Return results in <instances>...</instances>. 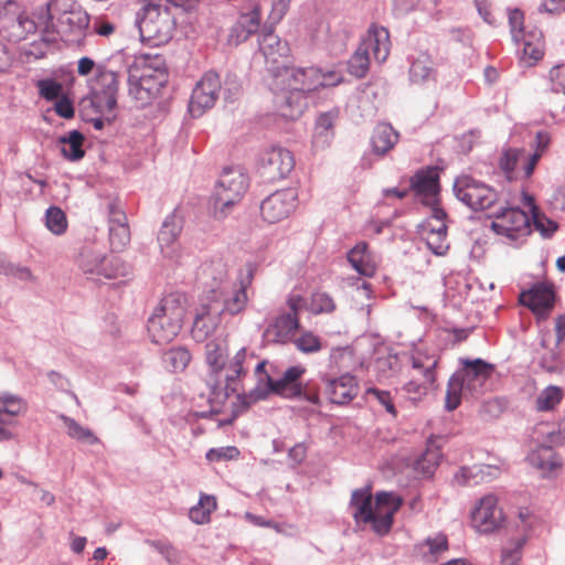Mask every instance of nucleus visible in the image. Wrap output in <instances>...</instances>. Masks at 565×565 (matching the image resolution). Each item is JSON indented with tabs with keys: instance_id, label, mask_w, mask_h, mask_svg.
<instances>
[{
	"instance_id": "obj_58",
	"label": "nucleus",
	"mask_w": 565,
	"mask_h": 565,
	"mask_svg": "<svg viewBox=\"0 0 565 565\" xmlns=\"http://www.w3.org/2000/svg\"><path fill=\"white\" fill-rule=\"evenodd\" d=\"M109 242L113 250H122L130 242L129 226H109Z\"/></svg>"
},
{
	"instance_id": "obj_47",
	"label": "nucleus",
	"mask_w": 565,
	"mask_h": 565,
	"mask_svg": "<svg viewBox=\"0 0 565 565\" xmlns=\"http://www.w3.org/2000/svg\"><path fill=\"white\" fill-rule=\"evenodd\" d=\"M370 66V53L361 44L348 61V71L351 75L362 78L366 75Z\"/></svg>"
},
{
	"instance_id": "obj_30",
	"label": "nucleus",
	"mask_w": 565,
	"mask_h": 565,
	"mask_svg": "<svg viewBox=\"0 0 565 565\" xmlns=\"http://www.w3.org/2000/svg\"><path fill=\"white\" fill-rule=\"evenodd\" d=\"M253 279V267L250 264L247 265L246 274L241 276L239 286L235 288L231 296L224 299L221 306V315L228 313L231 316L238 315L242 312L247 305L246 289L250 285Z\"/></svg>"
},
{
	"instance_id": "obj_42",
	"label": "nucleus",
	"mask_w": 565,
	"mask_h": 565,
	"mask_svg": "<svg viewBox=\"0 0 565 565\" xmlns=\"http://www.w3.org/2000/svg\"><path fill=\"white\" fill-rule=\"evenodd\" d=\"M61 419L63 420L67 429V435L71 438L88 445L99 443L98 437L95 436V434L89 428L79 425L75 419L66 415H61Z\"/></svg>"
},
{
	"instance_id": "obj_6",
	"label": "nucleus",
	"mask_w": 565,
	"mask_h": 565,
	"mask_svg": "<svg viewBox=\"0 0 565 565\" xmlns=\"http://www.w3.org/2000/svg\"><path fill=\"white\" fill-rule=\"evenodd\" d=\"M77 265L84 275L96 280L126 277L129 274V266L118 256H107L90 246L82 248Z\"/></svg>"
},
{
	"instance_id": "obj_49",
	"label": "nucleus",
	"mask_w": 565,
	"mask_h": 565,
	"mask_svg": "<svg viewBox=\"0 0 565 565\" xmlns=\"http://www.w3.org/2000/svg\"><path fill=\"white\" fill-rule=\"evenodd\" d=\"M274 328L276 335L284 341L290 338L300 328L299 318L296 317L295 313H281L276 318Z\"/></svg>"
},
{
	"instance_id": "obj_29",
	"label": "nucleus",
	"mask_w": 565,
	"mask_h": 565,
	"mask_svg": "<svg viewBox=\"0 0 565 565\" xmlns=\"http://www.w3.org/2000/svg\"><path fill=\"white\" fill-rule=\"evenodd\" d=\"M361 45L365 46L369 53L372 52L376 62H385L391 49L388 30L383 26H371Z\"/></svg>"
},
{
	"instance_id": "obj_23",
	"label": "nucleus",
	"mask_w": 565,
	"mask_h": 565,
	"mask_svg": "<svg viewBox=\"0 0 565 565\" xmlns=\"http://www.w3.org/2000/svg\"><path fill=\"white\" fill-rule=\"evenodd\" d=\"M359 392L355 376L347 373L337 379H329L326 383L324 393L331 403L345 405L350 403Z\"/></svg>"
},
{
	"instance_id": "obj_5",
	"label": "nucleus",
	"mask_w": 565,
	"mask_h": 565,
	"mask_svg": "<svg viewBox=\"0 0 565 565\" xmlns=\"http://www.w3.org/2000/svg\"><path fill=\"white\" fill-rule=\"evenodd\" d=\"M248 188V179L241 168L227 167L223 170L211 196L214 216L223 218L241 201Z\"/></svg>"
},
{
	"instance_id": "obj_46",
	"label": "nucleus",
	"mask_w": 565,
	"mask_h": 565,
	"mask_svg": "<svg viewBox=\"0 0 565 565\" xmlns=\"http://www.w3.org/2000/svg\"><path fill=\"white\" fill-rule=\"evenodd\" d=\"M541 32H530L521 36L520 41H523V57H529L533 62H537L544 55L543 43Z\"/></svg>"
},
{
	"instance_id": "obj_38",
	"label": "nucleus",
	"mask_w": 565,
	"mask_h": 565,
	"mask_svg": "<svg viewBox=\"0 0 565 565\" xmlns=\"http://www.w3.org/2000/svg\"><path fill=\"white\" fill-rule=\"evenodd\" d=\"M83 141L84 136L78 130H72L67 135L61 136L58 142L62 145V154L71 161L82 159L85 154Z\"/></svg>"
},
{
	"instance_id": "obj_31",
	"label": "nucleus",
	"mask_w": 565,
	"mask_h": 565,
	"mask_svg": "<svg viewBox=\"0 0 565 565\" xmlns=\"http://www.w3.org/2000/svg\"><path fill=\"white\" fill-rule=\"evenodd\" d=\"M412 365L413 369L417 370L423 376V382L419 383L416 380H412L405 384L404 388L407 393L425 394L428 387L435 382L437 361L429 358L424 360L422 356H414Z\"/></svg>"
},
{
	"instance_id": "obj_54",
	"label": "nucleus",
	"mask_w": 565,
	"mask_h": 565,
	"mask_svg": "<svg viewBox=\"0 0 565 565\" xmlns=\"http://www.w3.org/2000/svg\"><path fill=\"white\" fill-rule=\"evenodd\" d=\"M526 543V537L522 536L512 541L509 546L502 550L501 565H518L521 556L523 546Z\"/></svg>"
},
{
	"instance_id": "obj_11",
	"label": "nucleus",
	"mask_w": 565,
	"mask_h": 565,
	"mask_svg": "<svg viewBox=\"0 0 565 565\" xmlns=\"http://www.w3.org/2000/svg\"><path fill=\"white\" fill-rule=\"evenodd\" d=\"M294 167L291 151L282 147H271L262 153L258 171L265 181L275 182L286 178Z\"/></svg>"
},
{
	"instance_id": "obj_57",
	"label": "nucleus",
	"mask_w": 565,
	"mask_h": 565,
	"mask_svg": "<svg viewBox=\"0 0 565 565\" xmlns=\"http://www.w3.org/2000/svg\"><path fill=\"white\" fill-rule=\"evenodd\" d=\"M423 546L428 548V555H425L428 562H436L437 556L448 548V541L446 535L438 534L434 537H427Z\"/></svg>"
},
{
	"instance_id": "obj_63",
	"label": "nucleus",
	"mask_w": 565,
	"mask_h": 565,
	"mask_svg": "<svg viewBox=\"0 0 565 565\" xmlns=\"http://www.w3.org/2000/svg\"><path fill=\"white\" fill-rule=\"evenodd\" d=\"M533 225L536 231H539L544 238H550L554 232L557 230L556 222L541 216L539 212L533 210Z\"/></svg>"
},
{
	"instance_id": "obj_50",
	"label": "nucleus",
	"mask_w": 565,
	"mask_h": 565,
	"mask_svg": "<svg viewBox=\"0 0 565 565\" xmlns=\"http://www.w3.org/2000/svg\"><path fill=\"white\" fill-rule=\"evenodd\" d=\"M45 225L53 234H63L67 228L65 213L57 206H50L45 212Z\"/></svg>"
},
{
	"instance_id": "obj_40",
	"label": "nucleus",
	"mask_w": 565,
	"mask_h": 565,
	"mask_svg": "<svg viewBox=\"0 0 565 565\" xmlns=\"http://www.w3.org/2000/svg\"><path fill=\"white\" fill-rule=\"evenodd\" d=\"M216 509V499L213 495L202 494L199 503L189 511V518L196 524L210 522L212 511Z\"/></svg>"
},
{
	"instance_id": "obj_18",
	"label": "nucleus",
	"mask_w": 565,
	"mask_h": 565,
	"mask_svg": "<svg viewBox=\"0 0 565 565\" xmlns=\"http://www.w3.org/2000/svg\"><path fill=\"white\" fill-rule=\"evenodd\" d=\"M38 30L42 33L40 14L38 15V22L24 14L0 17V35L9 42H21Z\"/></svg>"
},
{
	"instance_id": "obj_12",
	"label": "nucleus",
	"mask_w": 565,
	"mask_h": 565,
	"mask_svg": "<svg viewBox=\"0 0 565 565\" xmlns=\"http://www.w3.org/2000/svg\"><path fill=\"white\" fill-rule=\"evenodd\" d=\"M222 88L220 76L215 72H206L192 90L189 102V111L196 118L213 107Z\"/></svg>"
},
{
	"instance_id": "obj_21",
	"label": "nucleus",
	"mask_w": 565,
	"mask_h": 565,
	"mask_svg": "<svg viewBox=\"0 0 565 565\" xmlns=\"http://www.w3.org/2000/svg\"><path fill=\"white\" fill-rule=\"evenodd\" d=\"M228 358V345L225 339L216 338L205 345V360L210 367L211 394L220 388V376L223 375L225 361Z\"/></svg>"
},
{
	"instance_id": "obj_4",
	"label": "nucleus",
	"mask_w": 565,
	"mask_h": 565,
	"mask_svg": "<svg viewBox=\"0 0 565 565\" xmlns=\"http://www.w3.org/2000/svg\"><path fill=\"white\" fill-rule=\"evenodd\" d=\"M136 23L142 42L152 46L168 43L177 29L174 14L167 4L147 2Z\"/></svg>"
},
{
	"instance_id": "obj_7",
	"label": "nucleus",
	"mask_w": 565,
	"mask_h": 565,
	"mask_svg": "<svg viewBox=\"0 0 565 565\" xmlns=\"http://www.w3.org/2000/svg\"><path fill=\"white\" fill-rule=\"evenodd\" d=\"M305 373L302 366L296 365L288 367L281 379L273 380L269 374H266V386L262 387L257 385L255 388L249 391V402H242L243 407L252 406L258 401L266 399L269 394H277L286 398H297L302 395V388L298 383V380ZM245 401L246 397H241Z\"/></svg>"
},
{
	"instance_id": "obj_15",
	"label": "nucleus",
	"mask_w": 565,
	"mask_h": 565,
	"mask_svg": "<svg viewBox=\"0 0 565 565\" xmlns=\"http://www.w3.org/2000/svg\"><path fill=\"white\" fill-rule=\"evenodd\" d=\"M297 193L294 189L276 191L263 200L260 213L268 223H277L288 217L296 207Z\"/></svg>"
},
{
	"instance_id": "obj_64",
	"label": "nucleus",
	"mask_w": 565,
	"mask_h": 565,
	"mask_svg": "<svg viewBox=\"0 0 565 565\" xmlns=\"http://www.w3.org/2000/svg\"><path fill=\"white\" fill-rule=\"evenodd\" d=\"M523 12L519 9H513L509 11V24L511 29L512 39L515 42L521 40V36L525 35L523 29Z\"/></svg>"
},
{
	"instance_id": "obj_19",
	"label": "nucleus",
	"mask_w": 565,
	"mask_h": 565,
	"mask_svg": "<svg viewBox=\"0 0 565 565\" xmlns=\"http://www.w3.org/2000/svg\"><path fill=\"white\" fill-rule=\"evenodd\" d=\"M168 82H159L151 75L130 73L128 75V92L131 98L138 103V107H145L158 97L160 90Z\"/></svg>"
},
{
	"instance_id": "obj_51",
	"label": "nucleus",
	"mask_w": 565,
	"mask_h": 565,
	"mask_svg": "<svg viewBox=\"0 0 565 565\" xmlns=\"http://www.w3.org/2000/svg\"><path fill=\"white\" fill-rule=\"evenodd\" d=\"M402 504V498L394 492L381 491L375 494V510L394 515Z\"/></svg>"
},
{
	"instance_id": "obj_24",
	"label": "nucleus",
	"mask_w": 565,
	"mask_h": 565,
	"mask_svg": "<svg viewBox=\"0 0 565 565\" xmlns=\"http://www.w3.org/2000/svg\"><path fill=\"white\" fill-rule=\"evenodd\" d=\"M221 306L218 301L202 305V311L198 312L191 329L192 338L196 342H203L212 333L218 323Z\"/></svg>"
},
{
	"instance_id": "obj_14",
	"label": "nucleus",
	"mask_w": 565,
	"mask_h": 565,
	"mask_svg": "<svg viewBox=\"0 0 565 565\" xmlns=\"http://www.w3.org/2000/svg\"><path fill=\"white\" fill-rule=\"evenodd\" d=\"M248 369L247 350L245 348H241L230 361H225V367L223 370L224 386H222V381L220 380V388L216 390L215 394H212L213 397L217 398L223 391V399H226L231 394H242L241 382L247 375Z\"/></svg>"
},
{
	"instance_id": "obj_37",
	"label": "nucleus",
	"mask_w": 565,
	"mask_h": 565,
	"mask_svg": "<svg viewBox=\"0 0 565 565\" xmlns=\"http://www.w3.org/2000/svg\"><path fill=\"white\" fill-rule=\"evenodd\" d=\"M408 74L413 84L422 85L435 81L436 72L433 60L427 54H419L412 61Z\"/></svg>"
},
{
	"instance_id": "obj_34",
	"label": "nucleus",
	"mask_w": 565,
	"mask_h": 565,
	"mask_svg": "<svg viewBox=\"0 0 565 565\" xmlns=\"http://www.w3.org/2000/svg\"><path fill=\"white\" fill-rule=\"evenodd\" d=\"M347 259L362 276L372 277L376 271V264L365 242H359L348 252Z\"/></svg>"
},
{
	"instance_id": "obj_3",
	"label": "nucleus",
	"mask_w": 565,
	"mask_h": 565,
	"mask_svg": "<svg viewBox=\"0 0 565 565\" xmlns=\"http://www.w3.org/2000/svg\"><path fill=\"white\" fill-rule=\"evenodd\" d=\"M461 363L463 367L454 373L447 384L445 407L449 412L460 405L462 394H480L494 370L492 364L479 358L461 360Z\"/></svg>"
},
{
	"instance_id": "obj_56",
	"label": "nucleus",
	"mask_w": 565,
	"mask_h": 565,
	"mask_svg": "<svg viewBox=\"0 0 565 565\" xmlns=\"http://www.w3.org/2000/svg\"><path fill=\"white\" fill-rule=\"evenodd\" d=\"M394 515L391 513H385L379 510L373 512V520L367 522L370 524L373 532L380 536L386 535L393 525Z\"/></svg>"
},
{
	"instance_id": "obj_1",
	"label": "nucleus",
	"mask_w": 565,
	"mask_h": 565,
	"mask_svg": "<svg viewBox=\"0 0 565 565\" xmlns=\"http://www.w3.org/2000/svg\"><path fill=\"white\" fill-rule=\"evenodd\" d=\"M89 23L88 13L73 0H49L40 10L42 40L45 43L62 40L81 46L84 44Z\"/></svg>"
},
{
	"instance_id": "obj_55",
	"label": "nucleus",
	"mask_w": 565,
	"mask_h": 565,
	"mask_svg": "<svg viewBox=\"0 0 565 565\" xmlns=\"http://www.w3.org/2000/svg\"><path fill=\"white\" fill-rule=\"evenodd\" d=\"M310 310L315 315L330 313L335 310V303L330 295L318 291L311 296Z\"/></svg>"
},
{
	"instance_id": "obj_27",
	"label": "nucleus",
	"mask_w": 565,
	"mask_h": 565,
	"mask_svg": "<svg viewBox=\"0 0 565 565\" xmlns=\"http://www.w3.org/2000/svg\"><path fill=\"white\" fill-rule=\"evenodd\" d=\"M349 505L356 525L372 521L375 507H373L371 484L354 489L351 493Z\"/></svg>"
},
{
	"instance_id": "obj_33",
	"label": "nucleus",
	"mask_w": 565,
	"mask_h": 565,
	"mask_svg": "<svg viewBox=\"0 0 565 565\" xmlns=\"http://www.w3.org/2000/svg\"><path fill=\"white\" fill-rule=\"evenodd\" d=\"M500 469L491 465H473L472 467H462L455 475V480L462 486H473L481 482H490L498 478Z\"/></svg>"
},
{
	"instance_id": "obj_43",
	"label": "nucleus",
	"mask_w": 565,
	"mask_h": 565,
	"mask_svg": "<svg viewBox=\"0 0 565 565\" xmlns=\"http://www.w3.org/2000/svg\"><path fill=\"white\" fill-rule=\"evenodd\" d=\"M164 365L172 372L183 371L191 361V354L188 349L178 347L164 352L162 356Z\"/></svg>"
},
{
	"instance_id": "obj_20",
	"label": "nucleus",
	"mask_w": 565,
	"mask_h": 565,
	"mask_svg": "<svg viewBox=\"0 0 565 565\" xmlns=\"http://www.w3.org/2000/svg\"><path fill=\"white\" fill-rule=\"evenodd\" d=\"M472 522L479 532L491 533L502 521V511L497 507V498L492 494L483 497L472 511Z\"/></svg>"
},
{
	"instance_id": "obj_44",
	"label": "nucleus",
	"mask_w": 565,
	"mask_h": 565,
	"mask_svg": "<svg viewBox=\"0 0 565 565\" xmlns=\"http://www.w3.org/2000/svg\"><path fill=\"white\" fill-rule=\"evenodd\" d=\"M26 408L25 402L11 393L0 394V423L8 424L3 415L18 416Z\"/></svg>"
},
{
	"instance_id": "obj_32",
	"label": "nucleus",
	"mask_w": 565,
	"mask_h": 565,
	"mask_svg": "<svg viewBox=\"0 0 565 565\" xmlns=\"http://www.w3.org/2000/svg\"><path fill=\"white\" fill-rule=\"evenodd\" d=\"M128 73L137 75H151L159 82H168V71L164 57L159 54H142L136 58Z\"/></svg>"
},
{
	"instance_id": "obj_17",
	"label": "nucleus",
	"mask_w": 565,
	"mask_h": 565,
	"mask_svg": "<svg viewBox=\"0 0 565 565\" xmlns=\"http://www.w3.org/2000/svg\"><path fill=\"white\" fill-rule=\"evenodd\" d=\"M182 228L183 220L175 211L164 218L158 233V243L163 257L174 259L179 256V236Z\"/></svg>"
},
{
	"instance_id": "obj_16",
	"label": "nucleus",
	"mask_w": 565,
	"mask_h": 565,
	"mask_svg": "<svg viewBox=\"0 0 565 565\" xmlns=\"http://www.w3.org/2000/svg\"><path fill=\"white\" fill-rule=\"evenodd\" d=\"M278 71L277 76L282 77L287 82V86L303 93L308 96L309 93L319 88V68L309 67H295L284 66L281 70L279 66L276 67Z\"/></svg>"
},
{
	"instance_id": "obj_41",
	"label": "nucleus",
	"mask_w": 565,
	"mask_h": 565,
	"mask_svg": "<svg viewBox=\"0 0 565 565\" xmlns=\"http://www.w3.org/2000/svg\"><path fill=\"white\" fill-rule=\"evenodd\" d=\"M447 225L441 223L436 226H431L429 234L426 238L427 247L437 256H444L448 249L449 244L447 243Z\"/></svg>"
},
{
	"instance_id": "obj_22",
	"label": "nucleus",
	"mask_w": 565,
	"mask_h": 565,
	"mask_svg": "<svg viewBox=\"0 0 565 565\" xmlns=\"http://www.w3.org/2000/svg\"><path fill=\"white\" fill-rule=\"evenodd\" d=\"M277 113L289 120L298 119L308 106V96L287 86L275 95Z\"/></svg>"
},
{
	"instance_id": "obj_39",
	"label": "nucleus",
	"mask_w": 565,
	"mask_h": 565,
	"mask_svg": "<svg viewBox=\"0 0 565 565\" xmlns=\"http://www.w3.org/2000/svg\"><path fill=\"white\" fill-rule=\"evenodd\" d=\"M532 466L540 470L552 472L561 466V462L552 447L542 446L529 456Z\"/></svg>"
},
{
	"instance_id": "obj_2",
	"label": "nucleus",
	"mask_w": 565,
	"mask_h": 565,
	"mask_svg": "<svg viewBox=\"0 0 565 565\" xmlns=\"http://www.w3.org/2000/svg\"><path fill=\"white\" fill-rule=\"evenodd\" d=\"M188 309L185 295L171 292L164 296L147 321V330L156 344L171 342L181 331Z\"/></svg>"
},
{
	"instance_id": "obj_62",
	"label": "nucleus",
	"mask_w": 565,
	"mask_h": 565,
	"mask_svg": "<svg viewBox=\"0 0 565 565\" xmlns=\"http://www.w3.org/2000/svg\"><path fill=\"white\" fill-rule=\"evenodd\" d=\"M551 90L565 95V64H558L550 71Z\"/></svg>"
},
{
	"instance_id": "obj_9",
	"label": "nucleus",
	"mask_w": 565,
	"mask_h": 565,
	"mask_svg": "<svg viewBox=\"0 0 565 565\" xmlns=\"http://www.w3.org/2000/svg\"><path fill=\"white\" fill-rule=\"evenodd\" d=\"M117 73L99 64L92 84L90 96L83 98L84 105H89L92 108L96 107L99 111H114L117 107Z\"/></svg>"
},
{
	"instance_id": "obj_48",
	"label": "nucleus",
	"mask_w": 565,
	"mask_h": 565,
	"mask_svg": "<svg viewBox=\"0 0 565 565\" xmlns=\"http://www.w3.org/2000/svg\"><path fill=\"white\" fill-rule=\"evenodd\" d=\"M440 459L438 448L428 447L415 461V470L425 477H431Z\"/></svg>"
},
{
	"instance_id": "obj_60",
	"label": "nucleus",
	"mask_w": 565,
	"mask_h": 565,
	"mask_svg": "<svg viewBox=\"0 0 565 565\" xmlns=\"http://www.w3.org/2000/svg\"><path fill=\"white\" fill-rule=\"evenodd\" d=\"M38 88L40 95L46 100H55L58 99L63 92V86L61 83L54 79H41L38 82Z\"/></svg>"
},
{
	"instance_id": "obj_25",
	"label": "nucleus",
	"mask_w": 565,
	"mask_h": 565,
	"mask_svg": "<svg viewBox=\"0 0 565 565\" xmlns=\"http://www.w3.org/2000/svg\"><path fill=\"white\" fill-rule=\"evenodd\" d=\"M411 190L423 198L425 203L436 200L439 192V174L436 168L428 167L417 171L411 178Z\"/></svg>"
},
{
	"instance_id": "obj_35",
	"label": "nucleus",
	"mask_w": 565,
	"mask_h": 565,
	"mask_svg": "<svg viewBox=\"0 0 565 565\" xmlns=\"http://www.w3.org/2000/svg\"><path fill=\"white\" fill-rule=\"evenodd\" d=\"M398 136V132L394 130L390 124H379L371 137L373 152L379 156H384L394 148Z\"/></svg>"
},
{
	"instance_id": "obj_53",
	"label": "nucleus",
	"mask_w": 565,
	"mask_h": 565,
	"mask_svg": "<svg viewBox=\"0 0 565 565\" xmlns=\"http://www.w3.org/2000/svg\"><path fill=\"white\" fill-rule=\"evenodd\" d=\"M521 158H525V150L520 148H510L501 156L499 166L509 179H512V173Z\"/></svg>"
},
{
	"instance_id": "obj_52",
	"label": "nucleus",
	"mask_w": 565,
	"mask_h": 565,
	"mask_svg": "<svg viewBox=\"0 0 565 565\" xmlns=\"http://www.w3.org/2000/svg\"><path fill=\"white\" fill-rule=\"evenodd\" d=\"M539 365L547 373L559 374L564 370L565 360L555 347L540 358Z\"/></svg>"
},
{
	"instance_id": "obj_61",
	"label": "nucleus",
	"mask_w": 565,
	"mask_h": 565,
	"mask_svg": "<svg viewBox=\"0 0 565 565\" xmlns=\"http://www.w3.org/2000/svg\"><path fill=\"white\" fill-rule=\"evenodd\" d=\"M296 348L303 353H315L321 349V342L318 337L311 332H305L295 340Z\"/></svg>"
},
{
	"instance_id": "obj_26",
	"label": "nucleus",
	"mask_w": 565,
	"mask_h": 565,
	"mask_svg": "<svg viewBox=\"0 0 565 565\" xmlns=\"http://www.w3.org/2000/svg\"><path fill=\"white\" fill-rule=\"evenodd\" d=\"M555 294L552 286L540 282L522 292L521 302L535 313L550 311L554 306Z\"/></svg>"
},
{
	"instance_id": "obj_28",
	"label": "nucleus",
	"mask_w": 565,
	"mask_h": 565,
	"mask_svg": "<svg viewBox=\"0 0 565 565\" xmlns=\"http://www.w3.org/2000/svg\"><path fill=\"white\" fill-rule=\"evenodd\" d=\"M258 45L266 62L273 66L278 64L279 58L287 57L289 53L288 43L282 41L270 29H264L258 35Z\"/></svg>"
},
{
	"instance_id": "obj_59",
	"label": "nucleus",
	"mask_w": 565,
	"mask_h": 565,
	"mask_svg": "<svg viewBox=\"0 0 565 565\" xmlns=\"http://www.w3.org/2000/svg\"><path fill=\"white\" fill-rule=\"evenodd\" d=\"M366 395L373 397L379 403V405L383 406L385 411L394 418L397 416V409L388 391L370 387L366 390Z\"/></svg>"
},
{
	"instance_id": "obj_10",
	"label": "nucleus",
	"mask_w": 565,
	"mask_h": 565,
	"mask_svg": "<svg viewBox=\"0 0 565 565\" xmlns=\"http://www.w3.org/2000/svg\"><path fill=\"white\" fill-rule=\"evenodd\" d=\"M491 228L498 235L518 241L531 234V220L520 207H507L494 214Z\"/></svg>"
},
{
	"instance_id": "obj_13",
	"label": "nucleus",
	"mask_w": 565,
	"mask_h": 565,
	"mask_svg": "<svg viewBox=\"0 0 565 565\" xmlns=\"http://www.w3.org/2000/svg\"><path fill=\"white\" fill-rule=\"evenodd\" d=\"M260 21V6L258 2L252 0L243 6L236 22L230 29L227 36L228 45L237 46L247 41L250 35L259 30Z\"/></svg>"
},
{
	"instance_id": "obj_45",
	"label": "nucleus",
	"mask_w": 565,
	"mask_h": 565,
	"mask_svg": "<svg viewBox=\"0 0 565 565\" xmlns=\"http://www.w3.org/2000/svg\"><path fill=\"white\" fill-rule=\"evenodd\" d=\"M563 399V391L556 385H548L536 397V409L540 412L553 411Z\"/></svg>"
},
{
	"instance_id": "obj_8",
	"label": "nucleus",
	"mask_w": 565,
	"mask_h": 565,
	"mask_svg": "<svg viewBox=\"0 0 565 565\" xmlns=\"http://www.w3.org/2000/svg\"><path fill=\"white\" fill-rule=\"evenodd\" d=\"M452 191L472 211L487 210L498 201V193L493 188L467 174L456 178Z\"/></svg>"
},
{
	"instance_id": "obj_36",
	"label": "nucleus",
	"mask_w": 565,
	"mask_h": 565,
	"mask_svg": "<svg viewBox=\"0 0 565 565\" xmlns=\"http://www.w3.org/2000/svg\"><path fill=\"white\" fill-rule=\"evenodd\" d=\"M337 116V113L328 111L317 118L312 138V143L317 149H323L329 146L333 137V125Z\"/></svg>"
}]
</instances>
